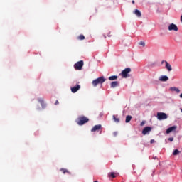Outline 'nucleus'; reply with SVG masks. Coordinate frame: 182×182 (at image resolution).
<instances>
[{
	"mask_svg": "<svg viewBox=\"0 0 182 182\" xmlns=\"http://www.w3.org/2000/svg\"><path fill=\"white\" fill-rule=\"evenodd\" d=\"M80 89V85L77 84L76 86L71 87V92L72 93H76V92H77V90H79Z\"/></svg>",
	"mask_w": 182,
	"mask_h": 182,
	"instance_id": "9b49d317",
	"label": "nucleus"
},
{
	"mask_svg": "<svg viewBox=\"0 0 182 182\" xmlns=\"http://www.w3.org/2000/svg\"><path fill=\"white\" fill-rule=\"evenodd\" d=\"M150 132H151V127H146L142 131V134H144V136H146V134H149Z\"/></svg>",
	"mask_w": 182,
	"mask_h": 182,
	"instance_id": "6e6552de",
	"label": "nucleus"
},
{
	"mask_svg": "<svg viewBox=\"0 0 182 182\" xmlns=\"http://www.w3.org/2000/svg\"><path fill=\"white\" fill-rule=\"evenodd\" d=\"M179 97H181V99H182V93L179 95Z\"/></svg>",
	"mask_w": 182,
	"mask_h": 182,
	"instance_id": "c756f323",
	"label": "nucleus"
},
{
	"mask_svg": "<svg viewBox=\"0 0 182 182\" xmlns=\"http://www.w3.org/2000/svg\"><path fill=\"white\" fill-rule=\"evenodd\" d=\"M99 130H100V133H102V125L101 124H97L95 125L92 127V129H91V132H99Z\"/></svg>",
	"mask_w": 182,
	"mask_h": 182,
	"instance_id": "0eeeda50",
	"label": "nucleus"
},
{
	"mask_svg": "<svg viewBox=\"0 0 182 182\" xmlns=\"http://www.w3.org/2000/svg\"><path fill=\"white\" fill-rule=\"evenodd\" d=\"M113 120L116 122V123H119L120 122V118H117V115H113Z\"/></svg>",
	"mask_w": 182,
	"mask_h": 182,
	"instance_id": "f3484780",
	"label": "nucleus"
},
{
	"mask_svg": "<svg viewBox=\"0 0 182 182\" xmlns=\"http://www.w3.org/2000/svg\"><path fill=\"white\" fill-rule=\"evenodd\" d=\"M77 39H79V41H84L85 39V36L83 34H80L78 37Z\"/></svg>",
	"mask_w": 182,
	"mask_h": 182,
	"instance_id": "412c9836",
	"label": "nucleus"
},
{
	"mask_svg": "<svg viewBox=\"0 0 182 182\" xmlns=\"http://www.w3.org/2000/svg\"><path fill=\"white\" fill-rule=\"evenodd\" d=\"M60 171H62L63 173V174H66V173H69V171H68L65 168H61Z\"/></svg>",
	"mask_w": 182,
	"mask_h": 182,
	"instance_id": "5701e85b",
	"label": "nucleus"
},
{
	"mask_svg": "<svg viewBox=\"0 0 182 182\" xmlns=\"http://www.w3.org/2000/svg\"><path fill=\"white\" fill-rule=\"evenodd\" d=\"M38 102L39 103H41L42 107H45V102L43 101V98H39Z\"/></svg>",
	"mask_w": 182,
	"mask_h": 182,
	"instance_id": "6ab92c4d",
	"label": "nucleus"
},
{
	"mask_svg": "<svg viewBox=\"0 0 182 182\" xmlns=\"http://www.w3.org/2000/svg\"><path fill=\"white\" fill-rule=\"evenodd\" d=\"M145 122L144 121H142L141 122V124H140V126H143L144 124H145Z\"/></svg>",
	"mask_w": 182,
	"mask_h": 182,
	"instance_id": "a878e982",
	"label": "nucleus"
},
{
	"mask_svg": "<svg viewBox=\"0 0 182 182\" xmlns=\"http://www.w3.org/2000/svg\"><path fill=\"white\" fill-rule=\"evenodd\" d=\"M108 177H111L112 178H116V173L111 172L108 173Z\"/></svg>",
	"mask_w": 182,
	"mask_h": 182,
	"instance_id": "a211bd4d",
	"label": "nucleus"
},
{
	"mask_svg": "<svg viewBox=\"0 0 182 182\" xmlns=\"http://www.w3.org/2000/svg\"><path fill=\"white\" fill-rule=\"evenodd\" d=\"M132 115H127L126 117L125 123H129V122L132 120Z\"/></svg>",
	"mask_w": 182,
	"mask_h": 182,
	"instance_id": "dca6fc26",
	"label": "nucleus"
},
{
	"mask_svg": "<svg viewBox=\"0 0 182 182\" xmlns=\"http://www.w3.org/2000/svg\"><path fill=\"white\" fill-rule=\"evenodd\" d=\"M177 130V126H173L166 129V134H170L171 132H174Z\"/></svg>",
	"mask_w": 182,
	"mask_h": 182,
	"instance_id": "9d476101",
	"label": "nucleus"
},
{
	"mask_svg": "<svg viewBox=\"0 0 182 182\" xmlns=\"http://www.w3.org/2000/svg\"><path fill=\"white\" fill-rule=\"evenodd\" d=\"M150 143H151V144H153V143H154V139H151V140L150 141Z\"/></svg>",
	"mask_w": 182,
	"mask_h": 182,
	"instance_id": "cd10ccee",
	"label": "nucleus"
},
{
	"mask_svg": "<svg viewBox=\"0 0 182 182\" xmlns=\"http://www.w3.org/2000/svg\"><path fill=\"white\" fill-rule=\"evenodd\" d=\"M139 45H140V46H146V43H144V41H140Z\"/></svg>",
	"mask_w": 182,
	"mask_h": 182,
	"instance_id": "b1692460",
	"label": "nucleus"
},
{
	"mask_svg": "<svg viewBox=\"0 0 182 182\" xmlns=\"http://www.w3.org/2000/svg\"><path fill=\"white\" fill-rule=\"evenodd\" d=\"M119 77L117 75H112L109 77V80H117Z\"/></svg>",
	"mask_w": 182,
	"mask_h": 182,
	"instance_id": "aec40b11",
	"label": "nucleus"
},
{
	"mask_svg": "<svg viewBox=\"0 0 182 182\" xmlns=\"http://www.w3.org/2000/svg\"><path fill=\"white\" fill-rule=\"evenodd\" d=\"M134 2H135L134 0H132V4H134Z\"/></svg>",
	"mask_w": 182,
	"mask_h": 182,
	"instance_id": "473e14b6",
	"label": "nucleus"
},
{
	"mask_svg": "<svg viewBox=\"0 0 182 182\" xmlns=\"http://www.w3.org/2000/svg\"><path fill=\"white\" fill-rule=\"evenodd\" d=\"M113 134L114 136H117V132H114Z\"/></svg>",
	"mask_w": 182,
	"mask_h": 182,
	"instance_id": "c85d7f7f",
	"label": "nucleus"
},
{
	"mask_svg": "<svg viewBox=\"0 0 182 182\" xmlns=\"http://www.w3.org/2000/svg\"><path fill=\"white\" fill-rule=\"evenodd\" d=\"M161 63H166L165 68L168 70V72H171V70H173V68H171V65H170L168 62L163 60Z\"/></svg>",
	"mask_w": 182,
	"mask_h": 182,
	"instance_id": "1a4fd4ad",
	"label": "nucleus"
},
{
	"mask_svg": "<svg viewBox=\"0 0 182 182\" xmlns=\"http://www.w3.org/2000/svg\"><path fill=\"white\" fill-rule=\"evenodd\" d=\"M83 60H80L77 62L75 65H74V68L75 69V70H82V68H83Z\"/></svg>",
	"mask_w": 182,
	"mask_h": 182,
	"instance_id": "20e7f679",
	"label": "nucleus"
},
{
	"mask_svg": "<svg viewBox=\"0 0 182 182\" xmlns=\"http://www.w3.org/2000/svg\"><path fill=\"white\" fill-rule=\"evenodd\" d=\"M88 122H89V118L85 116L79 117L76 120V123L77 124L78 126H83V124L87 123Z\"/></svg>",
	"mask_w": 182,
	"mask_h": 182,
	"instance_id": "f257e3e1",
	"label": "nucleus"
},
{
	"mask_svg": "<svg viewBox=\"0 0 182 182\" xmlns=\"http://www.w3.org/2000/svg\"><path fill=\"white\" fill-rule=\"evenodd\" d=\"M132 72V68H127L122 71L119 74V76L124 77V79H127V77H130V75H129Z\"/></svg>",
	"mask_w": 182,
	"mask_h": 182,
	"instance_id": "7ed1b4c3",
	"label": "nucleus"
},
{
	"mask_svg": "<svg viewBox=\"0 0 182 182\" xmlns=\"http://www.w3.org/2000/svg\"><path fill=\"white\" fill-rule=\"evenodd\" d=\"M169 90H171V92H176V93H180V89L176 87H171L169 88Z\"/></svg>",
	"mask_w": 182,
	"mask_h": 182,
	"instance_id": "ddd939ff",
	"label": "nucleus"
},
{
	"mask_svg": "<svg viewBox=\"0 0 182 182\" xmlns=\"http://www.w3.org/2000/svg\"><path fill=\"white\" fill-rule=\"evenodd\" d=\"M173 154V156H177V154H180V151H178V149H175Z\"/></svg>",
	"mask_w": 182,
	"mask_h": 182,
	"instance_id": "4be33fe9",
	"label": "nucleus"
},
{
	"mask_svg": "<svg viewBox=\"0 0 182 182\" xmlns=\"http://www.w3.org/2000/svg\"><path fill=\"white\" fill-rule=\"evenodd\" d=\"M135 15L138 16V18H141V12H140L138 9H136L134 11Z\"/></svg>",
	"mask_w": 182,
	"mask_h": 182,
	"instance_id": "2eb2a0df",
	"label": "nucleus"
},
{
	"mask_svg": "<svg viewBox=\"0 0 182 182\" xmlns=\"http://www.w3.org/2000/svg\"><path fill=\"white\" fill-rule=\"evenodd\" d=\"M168 29V31H174L175 32L178 31V27H177V25L174 23H171V25H169Z\"/></svg>",
	"mask_w": 182,
	"mask_h": 182,
	"instance_id": "423d86ee",
	"label": "nucleus"
},
{
	"mask_svg": "<svg viewBox=\"0 0 182 182\" xmlns=\"http://www.w3.org/2000/svg\"><path fill=\"white\" fill-rule=\"evenodd\" d=\"M55 105H59V101H58V100H56L55 102Z\"/></svg>",
	"mask_w": 182,
	"mask_h": 182,
	"instance_id": "bb28decb",
	"label": "nucleus"
},
{
	"mask_svg": "<svg viewBox=\"0 0 182 182\" xmlns=\"http://www.w3.org/2000/svg\"><path fill=\"white\" fill-rule=\"evenodd\" d=\"M160 82H167L168 80V77L166 75H162L159 77Z\"/></svg>",
	"mask_w": 182,
	"mask_h": 182,
	"instance_id": "f8f14e48",
	"label": "nucleus"
},
{
	"mask_svg": "<svg viewBox=\"0 0 182 182\" xmlns=\"http://www.w3.org/2000/svg\"><path fill=\"white\" fill-rule=\"evenodd\" d=\"M106 82V80L105 79V77L102 76L92 81V85L94 87H96L97 85H102V83H105Z\"/></svg>",
	"mask_w": 182,
	"mask_h": 182,
	"instance_id": "f03ea898",
	"label": "nucleus"
},
{
	"mask_svg": "<svg viewBox=\"0 0 182 182\" xmlns=\"http://www.w3.org/2000/svg\"><path fill=\"white\" fill-rule=\"evenodd\" d=\"M110 36H112V35H110V33L108 34V37L110 38Z\"/></svg>",
	"mask_w": 182,
	"mask_h": 182,
	"instance_id": "7c9ffc66",
	"label": "nucleus"
},
{
	"mask_svg": "<svg viewBox=\"0 0 182 182\" xmlns=\"http://www.w3.org/2000/svg\"><path fill=\"white\" fill-rule=\"evenodd\" d=\"M168 140L169 141H174V138L170 137V138L168 139Z\"/></svg>",
	"mask_w": 182,
	"mask_h": 182,
	"instance_id": "393cba45",
	"label": "nucleus"
},
{
	"mask_svg": "<svg viewBox=\"0 0 182 182\" xmlns=\"http://www.w3.org/2000/svg\"><path fill=\"white\" fill-rule=\"evenodd\" d=\"M119 81H114L111 82V87H117V86H119Z\"/></svg>",
	"mask_w": 182,
	"mask_h": 182,
	"instance_id": "4468645a",
	"label": "nucleus"
},
{
	"mask_svg": "<svg viewBox=\"0 0 182 182\" xmlns=\"http://www.w3.org/2000/svg\"><path fill=\"white\" fill-rule=\"evenodd\" d=\"M181 22L182 23V15L181 16Z\"/></svg>",
	"mask_w": 182,
	"mask_h": 182,
	"instance_id": "2f4dec72",
	"label": "nucleus"
},
{
	"mask_svg": "<svg viewBox=\"0 0 182 182\" xmlns=\"http://www.w3.org/2000/svg\"><path fill=\"white\" fill-rule=\"evenodd\" d=\"M156 117L158 120H166L167 119L168 116L167 114L164 112H158L156 114Z\"/></svg>",
	"mask_w": 182,
	"mask_h": 182,
	"instance_id": "39448f33",
	"label": "nucleus"
}]
</instances>
